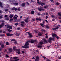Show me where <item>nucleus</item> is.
Returning a JSON list of instances; mask_svg holds the SVG:
<instances>
[{
	"label": "nucleus",
	"instance_id": "obj_40",
	"mask_svg": "<svg viewBox=\"0 0 61 61\" xmlns=\"http://www.w3.org/2000/svg\"><path fill=\"white\" fill-rule=\"evenodd\" d=\"M18 60H19V59H17L15 60H14V61H18Z\"/></svg>",
	"mask_w": 61,
	"mask_h": 61
},
{
	"label": "nucleus",
	"instance_id": "obj_43",
	"mask_svg": "<svg viewBox=\"0 0 61 61\" xmlns=\"http://www.w3.org/2000/svg\"><path fill=\"white\" fill-rule=\"evenodd\" d=\"M42 16H44L45 15V13H42Z\"/></svg>",
	"mask_w": 61,
	"mask_h": 61
},
{
	"label": "nucleus",
	"instance_id": "obj_49",
	"mask_svg": "<svg viewBox=\"0 0 61 61\" xmlns=\"http://www.w3.org/2000/svg\"><path fill=\"white\" fill-rule=\"evenodd\" d=\"M45 22H46L47 23H48V22H49L48 21H47V20H45Z\"/></svg>",
	"mask_w": 61,
	"mask_h": 61
},
{
	"label": "nucleus",
	"instance_id": "obj_13",
	"mask_svg": "<svg viewBox=\"0 0 61 61\" xmlns=\"http://www.w3.org/2000/svg\"><path fill=\"white\" fill-rule=\"evenodd\" d=\"M35 41H34V40H31V41H30V42L31 43H34V42H35Z\"/></svg>",
	"mask_w": 61,
	"mask_h": 61
},
{
	"label": "nucleus",
	"instance_id": "obj_54",
	"mask_svg": "<svg viewBox=\"0 0 61 61\" xmlns=\"http://www.w3.org/2000/svg\"><path fill=\"white\" fill-rule=\"evenodd\" d=\"M22 53H23V54H24V53H25V52H24V51H22Z\"/></svg>",
	"mask_w": 61,
	"mask_h": 61
},
{
	"label": "nucleus",
	"instance_id": "obj_9",
	"mask_svg": "<svg viewBox=\"0 0 61 61\" xmlns=\"http://www.w3.org/2000/svg\"><path fill=\"white\" fill-rule=\"evenodd\" d=\"M36 21H41L42 20L40 18H36Z\"/></svg>",
	"mask_w": 61,
	"mask_h": 61
},
{
	"label": "nucleus",
	"instance_id": "obj_34",
	"mask_svg": "<svg viewBox=\"0 0 61 61\" xmlns=\"http://www.w3.org/2000/svg\"><path fill=\"white\" fill-rule=\"evenodd\" d=\"M48 7V6H44V8H47Z\"/></svg>",
	"mask_w": 61,
	"mask_h": 61
},
{
	"label": "nucleus",
	"instance_id": "obj_32",
	"mask_svg": "<svg viewBox=\"0 0 61 61\" xmlns=\"http://www.w3.org/2000/svg\"><path fill=\"white\" fill-rule=\"evenodd\" d=\"M34 32L35 33H38V31L36 30H34Z\"/></svg>",
	"mask_w": 61,
	"mask_h": 61
},
{
	"label": "nucleus",
	"instance_id": "obj_44",
	"mask_svg": "<svg viewBox=\"0 0 61 61\" xmlns=\"http://www.w3.org/2000/svg\"><path fill=\"white\" fill-rule=\"evenodd\" d=\"M10 21H13L14 20L13 19H10Z\"/></svg>",
	"mask_w": 61,
	"mask_h": 61
},
{
	"label": "nucleus",
	"instance_id": "obj_6",
	"mask_svg": "<svg viewBox=\"0 0 61 61\" xmlns=\"http://www.w3.org/2000/svg\"><path fill=\"white\" fill-rule=\"evenodd\" d=\"M22 47L23 48H28L29 47V46H26L25 45H24V46H22Z\"/></svg>",
	"mask_w": 61,
	"mask_h": 61
},
{
	"label": "nucleus",
	"instance_id": "obj_62",
	"mask_svg": "<svg viewBox=\"0 0 61 61\" xmlns=\"http://www.w3.org/2000/svg\"><path fill=\"white\" fill-rule=\"evenodd\" d=\"M7 15H5V17H7Z\"/></svg>",
	"mask_w": 61,
	"mask_h": 61
},
{
	"label": "nucleus",
	"instance_id": "obj_45",
	"mask_svg": "<svg viewBox=\"0 0 61 61\" xmlns=\"http://www.w3.org/2000/svg\"><path fill=\"white\" fill-rule=\"evenodd\" d=\"M42 31L43 32H45V30L44 29H42Z\"/></svg>",
	"mask_w": 61,
	"mask_h": 61
},
{
	"label": "nucleus",
	"instance_id": "obj_60",
	"mask_svg": "<svg viewBox=\"0 0 61 61\" xmlns=\"http://www.w3.org/2000/svg\"><path fill=\"white\" fill-rule=\"evenodd\" d=\"M17 30H20V28H18L17 29Z\"/></svg>",
	"mask_w": 61,
	"mask_h": 61
},
{
	"label": "nucleus",
	"instance_id": "obj_26",
	"mask_svg": "<svg viewBox=\"0 0 61 61\" xmlns=\"http://www.w3.org/2000/svg\"><path fill=\"white\" fill-rule=\"evenodd\" d=\"M40 25H41V26H42V27H44L45 26V25L43 24H40Z\"/></svg>",
	"mask_w": 61,
	"mask_h": 61
},
{
	"label": "nucleus",
	"instance_id": "obj_56",
	"mask_svg": "<svg viewBox=\"0 0 61 61\" xmlns=\"http://www.w3.org/2000/svg\"><path fill=\"white\" fill-rule=\"evenodd\" d=\"M3 17L2 16H0V19H1V18H2Z\"/></svg>",
	"mask_w": 61,
	"mask_h": 61
},
{
	"label": "nucleus",
	"instance_id": "obj_10",
	"mask_svg": "<svg viewBox=\"0 0 61 61\" xmlns=\"http://www.w3.org/2000/svg\"><path fill=\"white\" fill-rule=\"evenodd\" d=\"M61 27V26L59 25L56 26L55 28H56V29H58L59 27Z\"/></svg>",
	"mask_w": 61,
	"mask_h": 61
},
{
	"label": "nucleus",
	"instance_id": "obj_5",
	"mask_svg": "<svg viewBox=\"0 0 61 61\" xmlns=\"http://www.w3.org/2000/svg\"><path fill=\"white\" fill-rule=\"evenodd\" d=\"M27 19H25V21L26 23H27V22H28V19H29V18H27Z\"/></svg>",
	"mask_w": 61,
	"mask_h": 61
},
{
	"label": "nucleus",
	"instance_id": "obj_8",
	"mask_svg": "<svg viewBox=\"0 0 61 61\" xmlns=\"http://www.w3.org/2000/svg\"><path fill=\"white\" fill-rule=\"evenodd\" d=\"M52 37H56V34H53L52 35Z\"/></svg>",
	"mask_w": 61,
	"mask_h": 61
},
{
	"label": "nucleus",
	"instance_id": "obj_58",
	"mask_svg": "<svg viewBox=\"0 0 61 61\" xmlns=\"http://www.w3.org/2000/svg\"><path fill=\"white\" fill-rule=\"evenodd\" d=\"M6 56L7 57H9V56H8V55H6Z\"/></svg>",
	"mask_w": 61,
	"mask_h": 61
},
{
	"label": "nucleus",
	"instance_id": "obj_37",
	"mask_svg": "<svg viewBox=\"0 0 61 61\" xmlns=\"http://www.w3.org/2000/svg\"><path fill=\"white\" fill-rule=\"evenodd\" d=\"M9 50L10 51H11V50H12V49L11 48H9Z\"/></svg>",
	"mask_w": 61,
	"mask_h": 61
},
{
	"label": "nucleus",
	"instance_id": "obj_20",
	"mask_svg": "<svg viewBox=\"0 0 61 61\" xmlns=\"http://www.w3.org/2000/svg\"><path fill=\"white\" fill-rule=\"evenodd\" d=\"M38 9L39 11H41L42 10V9L41 8H39Z\"/></svg>",
	"mask_w": 61,
	"mask_h": 61
},
{
	"label": "nucleus",
	"instance_id": "obj_48",
	"mask_svg": "<svg viewBox=\"0 0 61 61\" xmlns=\"http://www.w3.org/2000/svg\"><path fill=\"white\" fill-rule=\"evenodd\" d=\"M56 28H53L52 29L53 30H56Z\"/></svg>",
	"mask_w": 61,
	"mask_h": 61
},
{
	"label": "nucleus",
	"instance_id": "obj_3",
	"mask_svg": "<svg viewBox=\"0 0 61 61\" xmlns=\"http://www.w3.org/2000/svg\"><path fill=\"white\" fill-rule=\"evenodd\" d=\"M36 59L35 60L36 61H38L39 60V57L38 56H37L36 57Z\"/></svg>",
	"mask_w": 61,
	"mask_h": 61
},
{
	"label": "nucleus",
	"instance_id": "obj_61",
	"mask_svg": "<svg viewBox=\"0 0 61 61\" xmlns=\"http://www.w3.org/2000/svg\"><path fill=\"white\" fill-rule=\"evenodd\" d=\"M37 3H39V0H37Z\"/></svg>",
	"mask_w": 61,
	"mask_h": 61
},
{
	"label": "nucleus",
	"instance_id": "obj_35",
	"mask_svg": "<svg viewBox=\"0 0 61 61\" xmlns=\"http://www.w3.org/2000/svg\"><path fill=\"white\" fill-rule=\"evenodd\" d=\"M42 47V46H38V47Z\"/></svg>",
	"mask_w": 61,
	"mask_h": 61
},
{
	"label": "nucleus",
	"instance_id": "obj_12",
	"mask_svg": "<svg viewBox=\"0 0 61 61\" xmlns=\"http://www.w3.org/2000/svg\"><path fill=\"white\" fill-rule=\"evenodd\" d=\"M12 10H14L15 11H16V10H17V8H15V7L13 8L12 9Z\"/></svg>",
	"mask_w": 61,
	"mask_h": 61
},
{
	"label": "nucleus",
	"instance_id": "obj_33",
	"mask_svg": "<svg viewBox=\"0 0 61 61\" xmlns=\"http://www.w3.org/2000/svg\"><path fill=\"white\" fill-rule=\"evenodd\" d=\"M34 11H32L31 12V14H34Z\"/></svg>",
	"mask_w": 61,
	"mask_h": 61
},
{
	"label": "nucleus",
	"instance_id": "obj_46",
	"mask_svg": "<svg viewBox=\"0 0 61 61\" xmlns=\"http://www.w3.org/2000/svg\"><path fill=\"white\" fill-rule=\"evenodd\" d=\"M17 53H18V54H20V53H21L20 52V51H18L17 52Z\"/></svg>",
	"mask_w": 61,
	"mask_h": 61
},
{
	"label": "nucleus",
	"instance_id": "obj_52",
	"mask_svg": "<svg viewBox=\"0 0 61 61\" xmlns=\"http://www.w3.org/2000/svg\"><path fill=\"white\" fill-rule=\"evenodd\" d=\"M15 25L17 26V25H18V24L17 23H16L15 24Z\"/></svg>",
	"mask_w": 61,
	"mask_h": 61
},
{
	"label": "nucleus",
	"instance_id": "obj_1",
	"mask_svg": "<svg viewBox=\"0 0 61 61\" xmlns=\"http://www.w3.org/2000/svg\"><path fill=\"white\" fill-rule=\"evenodd\" d=\"M18 16L16 14L15 15V16L13 17L14 19V20H16L17 19Z\"/></svg>",
	"mask_w": 61,
	"mask_h": 61
},
{
	"label": "nucleus",
	"instance_id": "obj_53",
	"mask_svg": "<svg viewBox=\"0 0 61 61\" xmlns=\"http://www.w3.org/2000/svg\"><path fill=\"white\" fill-rule=\"evenodd\" d=\"M42 57H43V58L44 59H46V57L45 56H42Z\"/></svg>",
	"mask_w": 61,
	"mask_h": 61
},
{
	"label": "nucleus",
	"instance_id": "obj_18",
	"mask_svg": "<svg viewBox=\"0 0 61 61\" xmlns=\"http://www.w3.org/2000/svg\"><path fill=\"white\" fill-rule=\"evenodd\" d=\"M13 50L15 51L16 50V47L15 46H14L13 47Z\"/></svg>",
	"mask_w": 61,
	"mask_h": 61
},
{
	"label": "nucleus",
	"instance_id": "obj_25",
	"mask_svg": "<svg viewBox=\"0 0 61 61\" xmlns=\"http://www.w3.org/2000/svg\"><path fill=\"white\" fill-rule=\"evenodd\" d=\"M21 23H22L21 24V25H22V26H24V24H23L24 23V21H22L21 22Z\"/></svg>",
	"mask_w": 61,
	"mask_h": 61
},
{
	"label": "nucleus",
	"instance_id": "obj_29",
	"mask_svg": "<svg viewBox=\"0 0 61 61\" xmlns=\"http://www.w3.org/2000/svg\"><path fill=\"white\" fill-rule=\"evenodd\" d=\"M17 58H18V57H14L13 58V59H17Z\"/></svg>",
	"mask_w": 61,
	"mask_h": 61
},
{
	"label": "nucleus",
	"instance_id": "obj_36",
	"mask_svg": "<svg viewBox=\"0 0 61 61\" xmlns=\"http://www.w3.org/2000/svg\"><path fill=\"white\" fill-rule=\"evenodd\" d=\"M8 30V32H11V31H12V30L10 29Z\"/></svg>",
	"mask_w": 61,
	"mask_h": 61
},
{
	"label": "nucleus",
	"instance_id": "obj_23",
	"mask_svg": "<svg viewBox=\"0 0 61 61\" xmlns=\"http://www.w3.org/2000/svg\"><path fill=\"white\" fill-rule=\"evenodd\" d=\"M4 19H5V20H8L9 19V17H7L5 18Z\"/></svg>",
	"mask_w": 61,
	"mask_h": 61
},
{
	"label": "nucleus",
	"instance_id": "obj_14",
	"mask_svg": "<svg viewBox=\"0 0 61 61\" xmlns=\"http://www.w3.org/2000/svg\"><path fill=\"white\" fill-rule=\"evenodd\" d=\"M25 45L26 46H28V45H29V43L28 42H27L26 43Z\"/></svg>",
	"mask_w": 61,
	"mask_h": 61
},
{
	"label": "nucleus",
	"instance_id": "obj_21",
	"mask_svg": "<svg viewBox=\"0 0 61 61\" xmlns=\"http://www.w3.org/2000/svg\"><path fill=\"white\" fill-rule=\"evenodd\" d=\"M5 27H6V28H9V25H5Z\"/></svg>",
	"mask_w": 61,
	"mask_h": 61
},
{
	"label": "nucleus",
	"instance_id": "obj_42",
	"mask_svg": "<svg viewBox=\"0 0 61 61\" xmlns=\"http://www.w3.org/2000/svg\"><path fill=\"white\" fill-rule=\"evenodd\" d=\"M26 5H30L29 3L28 2H26Z\"/></svg>",
	"mask_w": 61,
	"mask_h": 61
},
{
	"label": "nucleus",
	"instance_id": "obj_15",
	"mask_svg": "<svg viewBox=\"0 0 61 61\" xmlns=\"http://www.w3.org/2000/svg\"><path fill=\"white\" fill-rule=\"evenodd\" d=\"M49 42H50V41H49V40H54V39L52 38L51 37H50V38H49Z\"/></svg>",
	"mask_w": 61,
	"mask_h": 61
},
{
	"label": "nucleus",
	"instance_id": "obj_30",
	"mask_svg": "<svg viewBox=\"0 0 61 61\" xmlns=\"http://www.w3.org/2000/svg\"><path fill=\"white\" fill-rule=\"evenodd\" d=\"M35 51L37 53H39V51L37 50H36Z\"/></svg>",
	"mask_w": 61,
	"mask_h": 61
},
{
	"label": "nucleus",
	"instance_id": "obj_31",
	"mask_svg": "<svg viewBox=\"0 0 61 61\" xmlns=\"http://www.w3.org/2000/svg\"><path fill=\"white\" fill-rule=\"evenodd\" d=\"M4 46V45H1V47L2 48H3Z\"/></svg>",
	"mask_w": 61,
	"mask_h": 61
},
{
	"label": "nucleus",
	"instance_id": "obj_51",
	"mask_svg": "<svg viewBox=\"0 0 61 61\" xmlns=\"http://www.w3.org/2000/svg\"><path fill=\"white\" fill-rule=\"evenodd\" d=\"M56 4L57 5H59V3L58 2H57V3H56Z\"/></svg>",
	"mask_w": 61,
	"mask_h": 61
},
{
	"label": "nucleus",
	"instance_id": "obj_4",
	"mask_svg": "<svg viewBox=\"0 0 61 61\" xmlns=\"http://www.w3.org/2000/svg\"><path fill=\"white\" fill-rule=\"evenodd\" d=\"M14 17V15L13 14H10L9 16V17L10 18H12Z\"/></svg>",
	"mask_w": 61,
	"mask_h": 61
},
{
	"label": "nucleus",
	"instance_id": "obj_55",
	"mask_svg": "<svg viewBox=\"0 0 61 61\" xmlns=\"http://www.w3.org/2000/svg\"><path fill=\"white\" fill-rule=\"evenodd\" d=\"M46 15H48V13H47V12L46 13Z\"/></svg>",
	"mask_w": 61,
	"mask_h": 61
},
{
	"label": "nucleus",
	"instance_id": "obj_50",
	"mask_svg": "<svg viewBox=\"0 0 61 61\" xmlns=\"http://www.w3.org/2000/svg\"><path fill=\"white\" fill-rule=\"evenodd\" d=\"M6 45H9V43H8L7 42L6 43Z\"/></svg>",
	"mask_w": 61,
	"mask_h": 61
},
{
	"label": "nucleus",
	"instance_id": "obj_39",
	"mask_svg": "<svg viewBox=\"0 0 61 61\" xmlns=\"http://www.w3.org/2000/svg\"><path fill=\"white\" fill-rule=\"evenodd\" d=\"M27 30H28L27 29H25V32H26V31H27Z\"/></svg>",
	"mask_w": 61,
	"mask_h": 61
},
{
	"label": "nucleus",
	"instance_id": "obj_63",
	"mask_svg": "<svg viewBox=\"0 0 61 61\" xmlns=\"http://www.w3.org/2000/svg\"><path fill=\"white\" fill-rule=\"evenodd\" d=\"M2 5V2H0V5Z\"/></svg>",
	"mask_w": 61,
	"mask_h": 61
},
{
	"label": "nucleus",
	"instance_id": "obj_57",
	"mask_svg": "<svg viewBox=\"0 0 61 61\" xmlns=\"http://www.w3.org/2000/svg\"><path fill=\"white\" fill-rule=\"evenodd\" d=\"M58 58L59 59H61V57H58Z\"/></svg>",
	"mask_w": 61,
	"mask_h": 61
},
{
	"label": "nucleus",
	"instance_id": "obj_28",
	"mask_svg": "<svg viewBox=\"0 0 61 61\" xmlns=\"http://www.w3.org/2000/svg\"><path fill=\"white\" fill-rule=\"evenodd\" d=\"M38 35L39 36H42V34L41 33H39L38 34Z\"/></svg>",
	"mask_w": 61,
	"mask_h": 61
},
{
	"label": "nucleus",
	"instance_id": "obj_27",
	"mask_svg": "<svg viewBox=\"0 0 61 61\" xmlns=\"http://www.w3.org/2000/svg\"><path fill=\"white\" fill-rule=\"evenodd\" d=\"M44 44V42H41L40 43V44H41V45H43Z\"/></svg>",
	"mask_w": 61,
	"mask_h": 61
},
{
	"label": "nucleus",
	"instance_id": "obj_22",
	"mask_svg": "<svg viewBox=\"0 0 61 61\" xmlns=\"http://www.w3.org/2000/svg\"><path fill=\"white\" fill-rule=\"evenodd\" d=\"M9 28L10 29H12V28H13V27L12 26H9Z\"/></svg>",
	"mask_w": 61,
	"mask_h": 61
},
{
	"label": "nucleus",
	"instance_id": "obj_24",
	"mask_svg": "<svg viewBox=\"0 0 61 61\" xmlns=\"http://www.w3.org/2000/svg\"><path fill=\"white\" fill-rule=\"evenodd\" d=\"M51 17H52V18H54L56 17V16H55V15H51Z\"/></svg>",
	"mask_w": 61,
	"mask_h": 61
},
{
	"label": "nucleus",
	"instance_id": "obj_41",
	"mask_svg": "<svg viewBox=\"0 0 61 61\" xmlns=\"http://www.w3.org/2000/svg\"><path fill=\"white\" fill-rule=\"evenodd\" d=\"M9 10L8 9H6L5 10V12H7Z\"/></svg>",
	"mask_w": 61,
	"mask_h": 61
},
{
	"label": "nucleus",
	"instance_id": "obj_16",
	"mask_svg": "<svg viewBox=\"0 0 61 61\" xmlns=\"http://www.w3.org/2000/svg\"><path fill=\"white\" fill-rule=\"evenodd\" d=\"M15 35L17 36H19L20 33L19 32H17L16 33Z\"/></svg>",
	"mask_w": 61,
	"mask_h": 61
},
{
	"label": "nucleus",
	"instance_id": "obj_7",
	"mask_svg": "<svg viewBox=\"0 0 61 61\" xmlns=\"http://www.w3.org/2000/svg\"><path fill=\"white\" fill-rule=\"evenodd\" d=\"M6 35L7 36H12L13 35V34H10L9 33H7L6 34Z\"/></svg>",
	"mask_w": 61,
	"mask_h": 61
},
{
	"label": "nucleus",
	"instance_id": "obj_47",
	"mask_svg": "<svg viewBox=\"0 0 61 61\" xmlns=\"http://www.w3.org/2000/svg\"><path fill=\"white\" fill-rule=\"evenodd\" d=\"M46 27L47 28H49V27L48 26H46Z\"/></svg>",
	"mask_w": 61,
	"mask_h": 61
},
{
	"label": "nucleus",
	"instance_id": "obj_38",
	"mask_svg": "<svg viewBox=\"0 0 61 61\" xmlns=\"http://www.w3.org/2000/svg\"><path fill=\"white\" fill-rule=\"evenodd\" d=\"M11 40L12 41H15V40L14 39H12Z\"/></svg>",
	"mask_w": 61,
	"mask_h": 61
},
{
	"label": "nucleus",
	"instance_id": "obj_64",
	"mask_svg": "<svg viewBox=\"0 0 61 61\" xmlns=\"http://www.w3.org/2000/svg\"><path fill=\"white\" fill-rule=\"evenodd\" d=\"M59 18L60 19H61V17H59Z\"/></svg>",
	"mask_w": 61,
	"mask_h": 61
},
{
	"label": "nucleus",
	"instance_id": "obj_59",
	"mask_svg": "<svg viewBox=\"0 0 61 61\" xmlns=\"http://www.w3.org/2000/svg\"><path fill=\"white\" fill-rule=\"evenodd\" d=\"M48 18V16H46V19H47Z\"/></svg>",
	"mask_w": 61,
	"mask_h": 61
},
{
	"label": "nucleus",
	"instance_id": "obj_17",
	"mask_svg": "<svg viewBox=\"0 0 61 61\" xmlns=\"http://www.w3.org/2000/svg\"><path fill=\"white\" fill-rule=\"evenodd\" d=\"M58 15L59 16H61V12H59L58 13Z\"/></svg>",
	"mask_w": 61,
	"mask_h": 61
},
{
	"label": "nucleus",
	"instance_id": "obj_11",
	"mask_svg": "<svg viewBox=\"0 0 61 61\" xmlns=\"http://www.w3.org/2000/svg\"><path fill=\"white\" fill-rule=\"evenodd\" d=\"M29 37H32V34L31 33H29Z\"/></svg>",
	"mask_w": 61,
	"mask_h": 61
},
{
	"label": "nucleus",
	"instance_id": "obj_2",
	"mask_svg": "<svg viewBox=\"0 0 61 61\" xmlns=\"http://www.w3.org/2000/svg\"><path fill=\"white\" fill-rule=\"evenodd\" d=\"M42 3V2H40L39 3V5H41V6H43V5H45V3Z\"/></svg>",
	"mask_w": 61,
	"mask_h": 61
},
{
	"label": "nucleus",
	"instance_id": "obj_19",
	"mask_svg": "<svg viewBox=\"0 0 61 61\" xmlns=\"http://www.w3.org/2000/svg\"><path fill=\"white\" fill-rule=\"evenodd\" d=\"M21 5L22 6H25V3H24L22 4Z\"/></svg>",
	"mask_w": 61,
	"mask_h": 61
}]
</instances>
